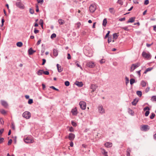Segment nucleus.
Listing matches in <instances>:
<instances>
[{
  "label": "nucleus",
  "instance_id": "1",
  "mask_svg": "<svg viewBox=\"0 0 156 156\" xmlns=\"http://www.w3.org/2000/svg\"><path fill=\"white\" fill-rule=\"evenodd\" d=\"M140 65V63L139 62H137L135 64H132L130 68V71H133L136 68L139 66Z\"/></svg>",
  "mask_w": 156,
  "mask_h": 156
},
{
  "label": "nucleus",
  "instance_id": "2",
  "mask_svg": "<svg viewBox=\"0 0 156 156\" xmlns=\"http://www.w3.org/2000/svg\"><path fill=\"white\" fill-rule=\"evenodd\" d=\"M31 116V113L30 112L28 111H25L23 114V116L27 119H30Z\"/></svg>",
  "mask_w": 156,
  "mask_h": 156
},
{
  "label": "nucleus",
  "instance_id": "3",
  "mask_svg": "<svg viewBox=\"0 0 156 156\" xmlns=\"http://www.w3.org/2000/svg\"><path fill=\"white\" fill-rule=\"evenodd\" d=\"M79 105L81 109L83 110H85L86 107V103L84 101H80L79 103Z\"/></svg>",
  "mask_w": 156,
  "mask_h": 156
},
{
  "label": "nucleus",
  "instance_id": "4",
  "mask_svg": "<svg viewBox=\"0 0 156 156\" xmlns=\"http://www.w3.org/2000/svg\"><path fill=\"white\" fill-rule=\"evenodd\" d=\"M96 9V6L94 4H92L89 7V10L91 13L94 12Z\"/></svg>",
  "mask_w": 156,
  "mask_h": 156
},
{
  "label": "nucleus",
  "instance_id": "5",
  "mask_svg": "<svg viewBox=\"0 0 156 156\" xmlns=\"http://www.w3.org/2000/svg\"><path fill=\"white\" fill-rule=\"evenodd\" d=\"M149 129V127L147 125H142L140 127L141 130L144 131H146Z\"/></svg>",
  "mask_w": 156,
  "mask_h": 156
},
{
  "label": "nucleus",
  "instance_id": "6",
  "mask_svg": "<svg viewBox=\"0 0 156 156\" xmlns=\"http://www.w3.org/2000/svg\"><path fill=\"white\" fill-rule=\"evenodd\" d=\"M24 141L27 143H32L34 142V140L30 137H27L26 138L24 139Z\"/></svg>",
  "mask_w": 156,
  "mask_h": 156
},
{
  "label": "nucleus",
  "instance_id": "7",
  "mask_svg": "<svg viewBox=\"0 0 156 156\" xmlns=\"http://www.w3.org/2000/svg\"><path fill=\"white\" fill-rule=\"evenodd\" d=\"M95 64L93 62H89L87 64V66L90 68H93L95 67Z\"/></svg>",
  "mask_w": 156,
  "mask_h": 156
},
{
  "label": "nucleus",
  "instance_id": "8",
  "mask_svg": "<svg viewBox=\"0 0 156 156\" xmlns=\"http://www.w3.org/2000/svg\"><path fill=\"white\" fill-rule=\"evenodd\" d=\"M98 86L96 84H91L90 86V88L92 89L91 92H93L95 91L98 88Z\"/></svg>",
  "mask_w": 156,
  "mask_h": 156
},
{
  "label": "nucleus",
  "instance_id": "9",
  "mask_svg": "<svg viewBox=\"0 0 156 156\" xmlns=\"http://www.w3.org/2000/svg\"><path fill=\"white\" fill-rule=\"evenodd\" d=\"M16 6L18 7V8L21 9H24V5L22 4V3L21 2H18L16 3Z\"/></svg>",
  "mask_w": 156,
  "mask_h": 156
},
{
  "label": "nucleus",
  "instance_id": "10",
  "mask_svg": "<svg viewBox=\"0 0 156 156\" xmlns=\"http://www.w3.org/2000/svg\"><path fill=\"white\" fill-rule=\"evenodd\" d=\"M75 137V135L74 134L70 133L68 136V138L70 141H73L74 140Z\"/></svg>",
  "mask_w": 156,
  "mask_h": 156
},
{
  "label": "nucleus",
  "instance_id": "11",
  "mask_svg": "<svg viewBox=\"0 0 156 156\" xmlns=\"http://www.w3.org/2000/svg\"><path fill=\"white\" fill-rule=\"evenodd\" d=\"M71 112L73 115H77L78 112L76 108L75 107L74 108L72 109Z\"/></svg>",
  "mask_w": 156,
  "mask_h": 156
},
{
  "label": "nucleus",
  "instance_id": "12",
  "mask_svg": "<svg viewBox=\"0 0 156 156\" xmlns=\"http://www.w3.org/2000/svg\"><path fill=\"white\" fill-rule=\"evenodd\" d=\"M142 56L146 58H148L150 57V54L146 53L145 52H143L142 54Z\"/></svg>",
  "mask_w": 156,
  "mask_h": 156
},
{
  "label": "nucleus",
  "instance_id": "13",
  "mask_svg": "<svg viewBox=\"0 0 156 156\" xmlns=\"http://www.w3.org/2000/svg\"><path fill=\"white\" fill-rule=\"evenodd\" d=\"M75 84L79 87H81L83 85V84L82 82H80L78 81H76L75 82Z\"/></svg>",
  "mask_w": 156,
  "mask_h": 156
},
{
  "label": "nucleus",
  "instance_id": "14",
  "mask_svg": "<svg viewBox=\"0 0 156 156\" xmlns=\"http://www.w3.org/2000/svg\"><path fill=\"white\" fill-rule=\"evenodd\" d=\"M99 112L100 113H103L105 112L104 109L102 106H100L98 107Z\"/></svg>",
  "mask_w": 156,
  "mask_h": 156
},
{
  "label": "nucleus",
  "instance_id": "15",
  "mask_svg": "<svg viewBox=\"0 0 156 156\" xmlns=\"http://www.w3.org/2000/svg\"><path fill=\"white\" fill-rule=\"evenodd\" d=\"M56 66L58 72L59 73L62 72L63 70V68L58 64H57Z\"/></svg>",
  "mask_w": 156,
  "mask_h": 156
},
{
  "label": "nucleus",
  "instance_id": "16",
  "mask_svg": "<svg viewBox=\"0 0 156 156\" xmlns=\"http://www.w3.org/2000/svg\"><path fill=\"white\" fill-rule=\"evenodd\" d=\"M35 52L36 51L33 50L32 48H30L28 50V53L29 55H31Z\"/></svg>",
  "mask_w": 156,
  "mask_h": 156
},
{
  "label": "nucleus",
  "instance_id": "17",
  "mask_svg": "<svg viewBox=\"0 0 156 156\" xmlns=\"http://www.w3.org/2000/svg\"><path fill=\"white\" fill-rule=\"evenodd\" d=\"M1 103L2 105L5 107H6L8 106V104L5 101L3 100H1Z\"/></svg>",
  "mask_w": 156,
  "mask_h": 156
},
{
  "label": "nucleus",
  "instance_id": "18",
  "mask_svg": "<svg viewBox=\"0 0 156 156\" xmlns=\"http://www.w3.org/2000/svg\"><path fill=\"white\" fill-rule=\"evenodd\" d=\"M135 17H133L130 18L127 22V23H133L135 21Z\"/></svg>",
  "mask_w": 156,
  "mask_h": 156
},
{
  "label": "nucleus",
  "instance_id": "19",
  "mask_svg": "<svg viewBox=\"0 0 156 156\" xmlns=\"http://www.w3.org/2000/svg\"><path fill=\"white\" fill-rule=\"evenodd\" d=\"M105 146L107 147H111L112 146V144L111 143L108 142L106 143L105 144Z\"/></svg>",
  "mask_w": 156,
  "mask_h": 156
},
{
  "label": "nucleus",
  "instance_id": "20",
  "mask_svg": "<svg viewBox=\"0 0 156 156\" xmlns=\"http://www.w3.org/2000/svg\"><path fill=\"white\" fill-rule=\"evenodd\" d=\"M53 55H54L56 57L58 55V51L56 49H53Z\"/></svg>",
  "mask_w": 156,
  "mask_h": 156
},
{
  "label": "nucleus",
  "instance_id": "21",
  "mask_svg": "<svg viewBox=\"0 0 156 156\" xmlns=\"http://www.w3.org/2000/svg\"><path fill=\"white\" fill-rule=\"evenodd\" d=\"M140 84H141V86L142 87H145L146 86V84H147V83L146 82H145V81H144V80H142Z\"/></svg>",
  "mask_w": 156,
  "mask_h": 156
},
{
  "label": "nucleus",
  "instance_id": "22",
  "mask_svg": "<svg viewBox=\"0 0 156 156\" xmlns=\"http://www.w3.org/2000/svg\"><path fill=\"white\" fill-rule=\"evenodd\" d=\"M58 21L60 25H62L64 24L65 23L64 20L62 19H59L58 20Z\"/></svg>",
  "mask_w": 156,
  "mask_h": 156
},
{
  "label": "nucleus",
  "instance_id": "23",
  "mask_svg": "<svg viewBox=\"0 0 156 156\" xmlns=\"http://www.w3.org/2000/svg\"><path fill=\"white\" fill-rule=\"evenodd\" d=\"M153 69V68L152 67H149L147 68L144 72V73L146 74L148 72L151 71Z\"/></svg>",
  "mask_w": 156,
  "mask_h": 156
},
{
  "label": "nucleus",
  "instance_id": "24",
  "mask_svg": "<svg viewBox=\"0 0 156 156\" xmlns=\"http://www.w3.org/2000/svg\"><path fill=\"white\" fill-rule=\"evenodd\" d=\"M109 10L110 12L112 14H114L115 13V11L114 9L112 8H110L109 9Z\"/></svg>",
  "mask_w": 156,
  "mask_h": 156
},
{
  "label": "nucleus",
  "instance_id": "25",
  "mask_svg": "<svg viewBox=\"0 0 156 156\" xmlns=\"http://www.w3.org/2000/svg\"><path fill=\"white\" fill-rule=\"evenodd\" d=\"M107 23V19L106 18H105L104 19L103 21V25L105 27L106 25V24Z\"/></svg>",
  "mask_w": 156,
  "mask_h": 156
},
{
  "label": "nucleus",
  "instance_id": "26",
  "mask_svg": "<svg viewBox=\"0 0 156 156\" xmlns=\"http://www.w3.org/2000/svg\"><path fill=\"white\" fill-rule=\"evenodd\" d=\"M16 45L17 46L21 47L23 46V43L21 42H18L17 43H16Z\"/></svg>",
  "mask_w": 156,
  "mask_h": 156
},
{
  "label": "nucleus",
  "instance_id": "27",
  "mask_svg": "<svg viewBox=\"0 0 156 156\" xmlns=\"http://www.w3.org/2000/svg\"><path fill=\"white\" fill-rule=\"evenodd\" d=\"M118 36L117 34L116 33L114 34H113V39L115 40H116Z\"/></svg>",
  "mask_w": 156,
  "mask_h": 156
},
{
  "label": "nucleus",
  "instance_id": "28",
  "mask_svg": "<svg viewBox=\"0 0 156 156\" xmlns=\"http://www.w3.org/2000/svg\"><path fill=\"white\" fill-rule=\"evenodd\" d=\"M43 73V71L42 70H40L37 72V74L38 75H41Z\"/></svg>",
  "mask_w": 156,
  "mask_h": 156
},
{
  "label": "nucleus",
  "instance_id": "29",
  "mask_svg": "<svg viewBox=\"0 0 156 156\" xmlns=\"http://www.w3.org/2000/svg\"><path fill=\"white\" fill-rule=\"evenodd\" d=\"M130 150L129 148L127 149L126 151V155L127 156H130Z\"/></svg>",
  "mask_w": 156,
  "mask_h": 156
},
{
  "label": "nucleus",
  "instance_id": "30",
  "mask_svg": "<svg viewBox=\"0 0 156 156\" xmlns=\"http://www.w3.org/2000/svg\"><path fill=\"white\" fill-rule=\"evenodd\" d=\"M136 94L139 97H141L142 95V92L140 91H137L136 92Z\"/></svg>",
  "mask_w": 156,
  "mask_h": 156
},
{
  "label": "nucleus",
  "instance_id": "31",
  "mask_svg": "<svg viewBox=\"0 0 156 156\" xmlns=\"http://www.w3.org/2000/svg\"><path fill=\"white\" fill-rule=\"evenodd\" d=\"M135 82V80L133 78L131 79L130 80V83L131 85H132Z\"/></svg>",
  "mask_w": 156,
  "mask_h": 156
},
{
  "label": "nucleus",
  "instance_id": "32",
  "mask_svg": "<svg viewBox=\"0 0 156 156\" xmlns=\"http://www.w3.org/2000/svg\"><path fill=\"white\" fill-rule=\"evenodd\" d=\"M151 100L152 101H156V96H153L151 97Z\"/></svg>",
  "mask_w": 156,
  "mask_h": 156
},
{
  "label": "nucleus",
  "instance_id": "33",
  "mask_svg": "<svg viewBox=\"0 0 156 156\" xmlns=\"http://www.w3.org/2000/svg\"><path fill=\"white\" fill-rule=\"evenodd\" d=\"M137 101H136L135 99H134L132 103L133 105H136L137 102Z\"/></svg>",
  "mask_w": 156,
  "mask_h": 156
},
{
  "label": "nucleus",
  "instance_id": "34",
  "mask_svg": "<svg viewBox=\"0 0 156 156\" xmlns=\"http://www.w3.org/2000/svg\"><path fill=\"white\" fill-rule=\"evenodd\" d=\"M43 21L42 20H40L39 22V24L41 25V27H43Z\"/></svg>",
  "mask_w": 156,
  "mask_h": 156
},
{
  "label": "nucleus",
  "instance_id": "35",
  "mask_svg": "<svg viewBox=\"0 0 156 156\" xmlns=\"http://www.w3.org/2000/svg\"><path fill=\"white\" fill-rule=\"evenodd\" d=\"M129 113L131 114V115H133L134 114V112L131 109H129Z\"/></svg>",
  "mask_w": 156,
  "mask_h": 156
},
{
  "label": "nucleus",
  "instance_id": "36",
  "mask_svg": "<svg viewBox=\"0 0 156 156\" xmlns=\"http://www.w3.org/2000/svg\"><path fill=\"white\" fill-rule=\"evenodd\" d=\"M155 116V114L154 113H152L151 114V115L150 116V118L151 119H153L154 118Z\"/></svg>",
  "mask_w": 156,
  "mask_h": 156
},
{
  "label": "nucleus",
  "instance_id": "37",
  "mask_svg": "<svg viewBox=\"0 0 156 156\" xmlns=\"http://www.w3.org/2000/svg\"><path fill=\"white\" fill-rule=\"evenodd\" d=\"M56 36V34L53 33L51 34V39H53V38H55Z\"/></svg>",
  "mask_w": 156,
  "mask_h": 156
},
{
  "label": "nucleus",
  "instance_id": "38",
  "mask_svg": "<svg viewBox=\"0 0 156 156\" xmlns=\"http://www.w3.org/2000/svg\"><path fill=\"white\" fill-rule=\"evenodd\" d=\"M121 28L122 29H123V30H125L128 31L129 30L128 28V27H122Z\"/></svg>",
  "mask_w": 156,
  "mask_h": 156
},
{
  "label": "nucleus",
  "instance_id": "39",
  "mask_svg": "<svg viewBox=\"0 0 156 156\" xmlns=\"http://www.w3.org/2000/svg\"><path fill=\"white\" fill-rule=\"evenodd\" d=\"M0 112L3 114H5L6 113V111L4 109H1L0 110Z\"/></svg>",
  "mask_w": 156,
  "mask_h": 156
},
{
  "label": "nucleus",
  "instance_id": "40",
  "mask_svg": "<svg viewBox=\"0 0 156 156\" xmlns=\"http://www.w3.org/2000/svg\"><path fill=\"white\" fill-rule=\"evenodd\" d=\"M72 125L74 126H77L76 123L72 121L71 122Z\"/></svg>",
  "mask_w": 156,
  "mask_h": 156
},
{
  "label": "nucleus",
  "instance_id": "41",
  "mask_svg": "<svg viewBox=\"0 0 156 156\" xmlns=\"http://www.w3.org/2000/svg\"><path fill=\"white\" fill-rule=\"evenodd\" d=\"M75 64L77 66V67H80L82 70H83V68L82 67L80 66L78 63L77 62H76L75 63Z\"/></svg>",
  "mask_w": 156,
  "mask_h": 156
},
{
  "label": "nucleus",
  "instance_id": "42",
  "mask_svg": "<svg viewBox=\"0 0 156 156\" xmlns=\"http://www.w3.org/2000/svg\"><path fill=\"white\" fill-rule=\"evenodd\" d=\"M150 113L149 110H147L145 113V115L146 116H147Z\"/></svg>",
  "mask_w": 156,
  "mask_h": 156
},
{
  "label": "nucleus",
  "instance_id": "43",
  "mask_svg": "<svg viewBox=\"0 0 156 156\" xmlns=\"http://www.w3.org/2000/svg\"><path fill=\"white\" fill-rule=\"evenodd\" d=\"M69 82L67 81L65 82V84L66 86H68L69 85Z\"/></svg>",
  "mask_w": 156,
  "mask_h": 156
},
{
  "label": "nucleus",
  "instance_id": "44",
  "mask_svg": "<svg viewBox=\"0 0 156 156\" xmlns=\"http://www.w3.org/2000/svg\"><path fill=\"white\" fill-rule=\"evenodd\" d=\"M29 11H30V13L32 14H33L34 13V10L33 9H32L30 8V9Z\"/></svg>",
  "mask_w": 156,
  "mask_h": 156
},
{
  "label": "nucleus",
  "instance_id": "45",
  "mask_svg": "<svg viewBox=\"0 0 156 156\" xmlns=\"http://www.w3.org/2000/svg\"><path fill=\"white\" fill-rule=\"evenodd\" d=\"M147 110H150V108L148 106L146 107L144 109V111H146Z\"/></svg>",
  "mask_w": 156,
  "mask_h": 156
},
{
  "label": "nucleus",
  "instance_id": "46",
  "mask_svg": "<svg viewBox=\"0 0 156 156\" xmlns=\"http://www.w3.org/2000/svg\"><path fill=\"white\" fill-rule=\"evenodd\" d=\"M33 103V100L32 99H30L28 101V103L31 104Z\"/></svg>",
  "mask_w": 156,
  "mask_h": 156
},
{
  "label": "nucleus",
  "instance_id": "47",
  "mask_svg": "<svg viewBox=\"0 0 156 156\" xmlns=\"http://www.w3.org/2000/svg\"><path fill=\"white\" fill-rule=\"evenodd\" d=\"M12 139H10L9 141H8V145H10L12 143Z\"/></svg>",
  "mask_w": 156,
  "mask_h": 156
},
{
  "label": "nucleus",
  "instance_id": "48",
  "mask_svg": "<svg viewBox=\"0 0 156 156\" xmlns=\"http://www.w3.org/2000/svg\"><path fill=\"white\" fill-rule=\"evenodd\" d=\"M149 1L148 0H145L144 1V4L145 5H147L149 4Z\"/></svg>",
  "mask_w": 156,
  "mask_h": 156
},
{
  "label": "nucleus",
  "instance_id": "49",
  "mask_svg": "<svg viewBox=\"0 0 156 156\" xmlns=\"http://www.w3.org/2000/svg\"><path fill=\"white\" fill-rule=\"evenodd\" d=\"M126 20V18L125 17H123L122 18H120L119 19V20L120 21H125Z\"/></svg>",
  "mask_w": 156,
  "mask_h": 156
},
{
  "label": "nucleus",
  "instance_id": "50",
  "mask_svg": "<svg viewBox=\"0 0 156 156\" xmlns=\"http://www.w3.org/2000/svg\"><path fill=\"white\" fill-rule=\"evenodd\" d=\"M100 62L101 64H102L105 62V60L104 59H102L100 61Z\"/></svg>",
  "mask_w": 156,
  "mask_h": 156
},
{
  "label": "nucleus",
  "instance_id": "51",
  "mask_svg": "<svg viewBox=\"0 0 156 156\" xmlns=\"http://www.w3.org/2000/svg\"><path fill=\"white\" fill-rule=\"evenodd\" d=\"M125 79H126V84H127V83H129V79L127 77H126Z\"/></svg>",
  "mask_w": 156,
  "mask_h": 156
},
{
  "label": "nucleus",
  "instance_id": "52",
  "mask_svg": "<svg viewBox=\"0 0 156 156\" xmlns=\"http://www.w3.org/2000/svg\"><path fill=\"white\" fill-rule=\"evenodd\" d=\"M110 33V31H108L107 33L106 34V35H105V38H107L108 37Z\"/></svg>",
  "mask_w": 156,
  "mask_h": 156
},
{
  "label": "nucleus",
  "instance_id": "53",
  "mask_svg": "<svg viewBox=\"0 0 156 156\" xmlns=\"http://www.w3.org/2000/svg\"><path fill=\"white\" fill-rule=\"evenodd\" d=\"M67 58L68 59H71V56L69 53L67 54Z\"/></svg>",
  "mask_w": 156,
  "mask_h": 156
},
{
  "label": "nucleus",
  "instance_id": "54",
  "mask_svg": "<svg viewBox=\"0 0 156 156\" xmlns=\"http://www.w3.org/2000/svg\"><path fill=\"white\" fill-rule=\"evenodd\" d=\"M50 88H51L52 89L54 90H58L56 88H55L54 86H51V87H50Z\"/></svg>",
  "mask_w": 156,
  "mask_h": 156
},
{
  "label": "nucleus",
  "instance_id": "55",
  "mask_svg": "<svg viewBox=\"0 0 156 156\" xmlns=\"http://www.w3.org/2000/svg\"><path fill=\"white\" fill-rule=\"evenodd\" d=\"M43 73L45 75H48L49 74V72L48 71H43Z\"/></svg>",
  "mask_w": 156,
  "mask_h": 156
},
{
  "label": "nucleus",
  "instance_id": "56",
  "mask_svg": "<svg viewBox=\"0 0 156 156\" xmlns=\"http://www.w3.org/2000/svg\"><path fill=\"white\" fill-rule=\"evenodd\" d=\"M69 131L70 132H73L74 131V129L72 127H71L69 128Z\"/></svg>",
  "mask_w": 156,
  "mask_h": 156
},
{
  "label": "nucleus",
  "instance_id": "57",
  "mask_svg": "<svg viewBox=\"0 0 156 156\" xmlns=\"http://www.w3.org/2000/svg\"><path fill=\"white\" fill-rule=\"evenodd\" d=\"M76 24L77 26V28H79L80 27V26L81 25V23L80 22H78L76 23Z\"/></svg>",
  "mask_w": 156,
  "mask_h": 156
},
{
  "label": "nucleus",
  "instance_id": "58",
  "mask_svg": "<svg viewBox=\"0 0 156 156\" xmlns=\"http://www.w3.org/2000/svg\"><path fill=\"white\" fill-rule=\"evenodd\" d=\"M36 11L37 12H38L39 11V9H38V5H36Z\"/></svg>",
  "mask_w": 156,
  "mask_h": 156
},
{
  "label": "nucleus",
  "instance_id": "59",
  "mask_svg": "<svg viewBox=\"0 0 156 156\" xmlns=\"http://www.w3.org/2000/svg\"><path fill=\"white\" fill-rule=\"evenodd\" d=\"M39 32V31L38 30H36V28H35L34 30V33L36 34L38 33Z\"/></svg>",
  "mask_w": 156,
  "mask_h": 156
},
{
  "label": "nucleus",
  "instance_id": "60",
  "mask_svg": "<svg viewBox=\"0 0 156 156\" xmlns=\"http://www.w3.org/2000/svg\"><path fill=\"white\" fill-rule=\"evenodd\" d=\"M0 122L1 124H2V125H3L4 124V121L2 118L0 119Z\"/></svg>",
  "mask_w": 156,
  "mask_h": 156
},
{
  "label": "nucleus",
  "instance_id": "61",
  "mask_svg": "<svg viewBox=\"0 0 156 156\" xmlns=\"http://www.w3.org/2000/svg\"><path fill=\"white\" fill-rule=\"evenodd\" d=\"M150 90V87H147L145 90V92L146 93H147Z\"/></svg>",
  "mask_w": 156,
  "mask_h": 156
},
{
  "label": "nucleus",
  "instance_id": "62",
  "mask_svg": "<svg viewBox=\"0 0 156 156\" xmlns=\"http://www.w3.org/2000/svg\"><path fill=\"white\" fill-rule=\"evenodd\" d=\"M42 61H43V62L42 63V65H43L46 62V60L44 59H42Z\"/></svg>",
  "mask_w": 156,
  "mask_h": 156
},
{
  "label": "nucleus",
  "instance_id": "63",
  "mask_svg": "<svg viewBox=\"0 0 156 156\" xmlns=\"http://www.w3.org/2000/svg\"><path fill=\"white\" fill-rule=\"evenodd\" d=\"M153 44V43H152L151 44H147L146 46L147 47H149L151 46Z\"/></svg>",
  "mask_w": 156,
  "mask_h": 156
},
{
  "label": "nucleus",
  "instance_id": "64",
  "mask_svg": "<svg viewBox=\"0 0 156 156\" xmlns=\"http://www.w3.org/2000/svg\"><path fill=\"white\" fill-rule=\"evenodd\" d=\"M37 1L38 3H40L43 2V0H37Z\"/></svg>",
  "mask_w": 156,
  "mask_h": 156
}]
</instances>
